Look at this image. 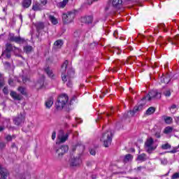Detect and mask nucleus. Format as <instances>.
Instances as JSON below:
<instances>
[{
    "label": "nucleus",
    "mask_w": 179,
    "mask_h": 179,
    "mask_svg": "<svg viewBox=\"0 0 179 179\" xmlns=\"http://www.w3.org/2000/svg\"><path fill=\"white\" fill-rule=\"evenodd\" d=\"M11 51H14L15 55L17 56H19V54L22 52V50H20L19 48H16L10 43H7L6 45V50L2 52V58H5L6 59L10 58Z\"/></svg>",
    "instance_id": "1"
},
{
    "label": "nucleus",
    "mask_w": 179,
    "mask_h": 179,
    "mask_svg": "<svg viewBox=\"0 0 179 179\" xmlns=\"http://www.w3.org/2000/svg\"><path fill=\"white\" fill-rule=\"evenodd\" d=\"M68 64H69L68 61L66 60L62 65L61 72H62V79L63 82H66L68 79L71 78H73V76H75V71L72 69L69 70L67 72V75L65 74V73L66 72V68H68Z\"/></svg>",
    "instance_id": "2"
},
{
    "label": "nucleus",
    "mask_w": 179,
    "mask_h": 179,
    "mask_svg": "<svg viewBox=\"0 0 179 179\" xmlns=\"http://www.w3.org/2000/svg\"><path fill=\"white\" fill-rule=\"evenodd\" d=\"M100 141L103 143L105 148H108L113 141V133L111 131L109 130L103 133L100 138Z\"/></svg>",
    "instance_id": "3"
},
{
    "label": "nucleus",
    "mask_w": 179,
    "mask_h": 179,
    "mask_svg": "<svg viewBox=\"0 0 179 179\" xmlns=\"http://www.w3.org/2000/svg\"><path fill=\"white\" fill-rule=\"evenodd\" d=\"M68 95L63 94L60 95L56 102V108L57 110H62L65 107L66 104L68 103Z\"/></svg>",
    "instance_id": "4"
},
{
    "label": "nucleus",
    "mask_w": 179,
    "mask_h": 179,
    "mask_svg": "<svg viewBox=\"0 0 179 179\" xmlns=\"http://www.w3.org/2000/svg\"><path fill=\"white\" fill-rule=\"evenodd\" d=\"M145 148L148 153H152L153 150H156L157 148V144L155 143V141L152 138H148L145 143Z\"/></svg>",
    "instance_id": "5"
},
{
    "label": "nucleus",
    "mask_w": 179,
    "mask_h": 179,
    "mask_svg": "<svg viewBox=\"0 0 179 179\" xmlns=\"http://www.w3.org/2000/svg\"><path fill=\"white\" fill-rule=\"evenodd\" d=\"M74 19L75 13L73 12L69 11L62 15V20L65 24H69V23H72Z\"/></svg>",
    "instance_id": "6"
},
{
    "label": "nucleus",
    "mask_w": 179,
    "mask_h": 179,
    "mask_svg": "<svg viewBox=\"0 0 179 179\" xmlns=\"http://www.w3.org/2000/svg\"><path fill=\"white\" fill-rule=\"evenodd\" d=\"M161 97L162 93L157 92V90H152L147 96L143 98V101L147 100L148 101H150L152 99H160Z\"/></svg>",
    "instance_id": "7"
},
{
    "label": "nucleus",
    "mask_w": 179,
    "mask_h": 179,
    "mask_svg": "<svg viewBox=\"0 0 179 179\" xmlns=\"http://www.w3.org/2000/svg\"><path fill=\"white\" fill-rule=\"evenodd\" d=\"M145 108V105H138L134 108L132 111H129L127 114V117H134L138 111H142V109Z\"/></svg>",
    "instance_id": "8"
},
{
    "label": "nucleus",
    "mask_w": 179,
    "mask_h": 179,
    "mask_svg": "<svg viewBox=\"0 0 179 179\" xmlns=\"http://www.w3.org/2000/svg\"><path fill=\"white\" fill-rule=\"evenodd\" d=\"M25 118L26 116L24 115V113H20L17 117L14 118L13 122L15 125H20V124H23V122H24Z\"/></svg>",
    "instance_id": "9"
},
{
    "label": "nucleus",
    "mask_w": 179,
    "mask_h": 179,
    "mask_svg": "<svg viewBox=\"0 0 179 179\" xmlns=\"http://www.w3.org/2000/svg\"><path fill=\"white\" fill-rule=\"evenodd\" d=\"M9 40L10 41H14L15 43H17L18 44H22L24 43V38H20V36H15V34H9Z\"/></svg>",
    "instance_id": "10"
},
{
    "label": "nucleus",
    "mask_w": 179,
    "mask_h": 179,
    "mask_svg": "<svg viewBox=\"0 0 179 179\" xmlns=\"http://www.w3.org/2000/svg\"><path fill=\"white\" fill-rule=\"evenodd\" d=\"M68 134H64V131H61L57 136V139L61 143H64V142H66V139H68Z\"/></svg>",
    "instance_id": "11"
},
{
    "label": "nucleus",
    "mask_w": 179,
    "mask_h": 179,
    "mask_svg": "<svg viewBox=\"0 0 179 179\" xmlns=\"http://www.w3.org/2000/svg\"><path fill=\"white\" fill-rule=\"evenodd\" d=\"M81 22L85 23V24H92L93 23V16H85L81 17Z\"/></svg>",
    "instance_id": "12"
},
{
    "label": "nucleus",
    "mask_w": 179,
    "mask_h": 179,
    "mask_svg": "<svg viewBox=\"0 0 179 179\" xmlns=\"http://www.w3.org/2000/svg\"><path fill=\"white\" fill-rule=\"evenodd\" d=\"M6 177H8V170L0 166V179H6Z\"/></svg>",
    "instance_id": "13"
},
{
    "label": "nucleus",
    "mask_w": 179,
    "mask_h": 179,
    "mask_svg": "<svg viewBox=\"0 0 179 179\" xmlns=\"http://www.w3.org/2000/svg\"><path fill=\"white\" fill-rule=\"evenodd\" d=\"M69 150L68 145H63L58 150H57V153H58L59 157L62 156Z\"/></svg>",
    "instance_id": "14"
},
{
    "label": "nucleus",
    "mask_w": 179,
    "mask_h": 179,
    "mask_svg": "<svg viewBox=\"0 0 179 179\" xmlns=\"http://www.w3.org/2000/svg\"><path fill=\"white\" fill-rule=\"evenodd\" d=\"M10 96L14 99V100H17L20 101L22 99V95L17 94L16 92L11 91L10 93Z\"/></svg>",
    "instance_id": "15"
},
{
    "label": "nucleus",
    "mask_w": 179,
    "mask_h": 179,
    "mask_svg": "<svg viewBox=\"0 0 179 179\" xmlns=\"http://www.w3.org/2000/svg\"><path fill=\"white\" fill-rule=\"evenodd\" d=\"M178 40H179V35H177L173 38H167L168 42L171 43L172 45H177V41H178Z\"/></svg>",
    "instance_id": "16"
},
{
    "label": "nucleus",
    "mask_w": 179,
    "mask_h": 179,
    "mask_svg": "<svg viewBox=\"0 0 179 179\" xmlns=\"http://www.w3.org/2000/svg\"><path fill=\"white\" fill-rule=\"evenodd\" d=\"M81 163L82 159L79 157L71 159V166H79Z\"/></svg>",
    "instance_id": "17"
},
{
    "label": "nucleus",
    "mask_w": 179,
    "mask_h": 179,
    "mask_svg": "<svg viewBox=\"0 0 179 179\" xmlns=\"http://www.w3.org/2000/svg\"><path fill=\"white\" fill-rule=\"evenodd\" d=\"M110 3H112L113 8H117L122 3V0H110Z\"/></svg>",
    "instance_id": "18"
},
{
    "label": "nucleus",
    "mask_w": 179,
    "mask_h": 179,
    "mask_svg": "<svg viewBox=\"0 0 179 179\" xmlns=\"http://www.w3.org/2000/svg\"><path fill=\"white\" fill-rule=\"evenodd\" d=\"M52 104H54V99L52 98H49L45 102V106L46 108H50V107H52Z\"/></svg>",
    "instance_id": "19"
},
{
    "label": "nucleus",
    "mask_w": 179,
    "mask_h": 179,
    "mask_svg": "<svg viewBox=\"0 0 179 179\" xmlns=\"http://www.w3.org/2000/svg\"><path fill=\"white\" fill-rule=\"evenodd\" d=\"M45 71L46 72L48 76H49V78H51L52 79H54V77L55 76L54 75V73L52 72V70L50 69V67H47L45 69Z\"/></svg>",
    "instance_id": "20"
},
{
    "label": "nucleus",
    "mask_w": 179,
    "mask_h": 179,
    "mask_svg": "<svg viewBox=\"0 0 179 179\" xmlns=\"http://www.w3.org/2000/svg\"><path fill=\"white\" fill-rule=\"evenodd\" d=\"M170 77L169 76H165L161 78V83H165L166 85H167L168 83H170Z\"/></svg>",
    "instance_id": "21"
},
{
    "label": "nucleus",
    "mask_w": 179,
    "mask_h": 179,
    "mask_svg": "<svg viewBox=\"0 0 179 179\" xmlns=\"http://www.w3.org/2000/svg\"><path fill=\"white\" fill-rule=\"evenodd\" d=\"M49 20L51 22L52 24H58V19H57L54 15H50Z\"/></svg>",
    "instance_id": "22"
},
{
    "label": "nucleus",
    "mask_w": 179,
    "mask_h": 179,
    "mask_svg": "<svg viewBox=\"0 0 179 179\" xmlns=\"http://www.w3.org/2000/svg\"><path fill=\"white\" fill-rule=\"evenodd\" d=\"M137 160L138 162H145V160H148V156L145 155V154L143 153V154L138 156Z\"/></svg>",
    "instance_id": "23"
},
{
    "label": "nucleus",
    "mask_w": 179,
    "mask_h": 179,
    "mask_svg": "<svg viewBox=\"0 0 179 179\" xmlns=\"http://www.w3.org/2000/svg\"><path fill=\"white\" fill-rule=\"evenodd\" d=\"M63 44H64V42L62 41V40H57L55 42L54 45L55 48H61Z\"/></svg>",
    "instance_id": "24"
},
{
    "label": "nucleus",
    "mask_w": 179,
    "mask_h": 179,
    "mask_svg": "<svg viewBox=\"0 0 179 179\" xmlns=\"http://www.w3.org/2000/svg\"><path fill=\"white\" fill-rule=\"evenodd\" d=\"M31 5V0H24L22 2L23 8H29Z\"/></svg>",
    "instance_id": "25"
},
{
    "label": "nucleus",
    "mask_w": 179,
    "mask_h": 179,
    "mask_svg": "<svg viewBox=\"0 0 179 179\" xmlns=\"http://www.w3.org/2000/svg\"><path fill=\"white\" fill-rule=\"evenodd\" d=\"M134 159V157H132L130 154H128L125 155L124 158V162L128 163V162H131V160Z\"/></svg>",
    "instance_id": "26"
},
{
    "label": "nucleus",
    "mask_w": 179,
    "mask_h": 179,
    "mask_svg": "<svg viewBox=\"0 0 179 179\" xmlns=\"http://www.w3.org/2000/svg\"><path fill=\"white\" fill-rule=\"evenodd\" d=\"M155 111H156V108L155 107H150L146 110L147 115H152V114H154Z\"/></svg>",
    "instance_id": "27"
},
{
    "label": "nucleus",
    "mask_w": 179,
    "mask_h": 179,
    "mask_svg": "<svg viewBox=\"0 0 179 179\" xmlns=\"http://www.w3.org/2000/svg\"><path fill=\"white\" fill-rule=\"evenodd\" d=\"M66 3H68V0H63V1H61L57 3L58 8H65L66 6Z\"/></svg>",
    "instance_id": "28"
},
{
    "label": "nucleus",
    "mask_w": 179,
    "mask_h": 179,
    "mask_svg": "<svg viewBox=\"0 0 179 179\" xmlns=\"http://www.w3.org/2000/svg\"><path fill=\"white\" fill-rule=\"evenodd\" d=\"M33 51V48L30 45H27L24 47V52L27 54H30Z\"/></svg>",
    "instance_id": "29"
},
{
    "label": "nucleus",
    "mask_w": 179,
    "mask_h": 179,
    "mask_svg": "<svg viewBox=\"0 0 179 179\" xmlns=\"http://www.w3.org/2000/svg\"><path fill=\"white\" fill-rule=\"evenodd\" d=\"M43 6L40 3H36L34 6H33V10H41L43 9Z\"/></svg>",
    "instance_id": "30"
},
{
    "label": "nucleus",
    "mask_w": 179,
    "mask_h": 179,
    "mask_svg": "<svg viewBox=\"0 0 179 179\" xmlns=\"http://www.w3.org/2000/svg\"><path fill=\"white\" fill-rule=\"evenodd\" d=\"M164 96H165V97H170V96H171V90H165L163 92Z\"/></svg>",
    "instance_id": "31"
},
{
    "label": "nucleus",
    "mask_w": 179,
    "mask_h": 179,
    "mask_svg": "<svg viewBox=\"0 0 179 179\" xmlns=\"http://www.w3.org/2000/svg\"><path fill=\"white\" fill-rule=\"evenodd\" d=\"M36 29L38 31L44 29V24L43 22H38L36 24Z\"/></svg>",
    "instance_id": "32"
},
{
    "label": "nucleus",
    "mask_w": 179,
    "mask_h": 179,
    "mask_svg": "<svg viewBox=\"0 0 179 179\" xmlns=\"http://www.w3.org/2000/svg\"><path fill=\"white\" fill-rule=\"evenodd\" d=\"M173 132V128L171 127H167L164 130V134H171Z\"/></svg>",
    "instance_id": "33"
},
{
    "label": "nucleus",
    "mask_w": 179,
    "mask_h": 179,
    "mask_svg": "<svg viewBox=\"0 0 179 179\" xmlns=\"http://www.w3.org/2000/svg\"><path fill=\"white\" fill-rule=\"evenodd\" d=\"M40 86L41 89H43V86L44 85V76H42L41 79L40 80V81H38L37 86Z\"/></svg>",
    "instance_id": "34"
},
{
    "label": "nucleus",
    "mask_w": 179,
    "mask_h": 179,
    "mask_svg": "<svg viewBox=\"0 0 179 179\" xmlns=\"http://www.w3.org/2000/svg\"><path fill=\"white\" fill-rule=\"evenodd\" d=\"M5 85V81L2 74L0 73V87H3Z\"/></svg>",
    "instance_id": "35"
},
{
    "label": "nucleus",
    "mask_w": 179,
    "mask_h": 179,
    "mask_svg": "<svg viewBox=\"0 0 179 179\" xmlns=\"http://www.w3.org/2000/svg\"><path fill=\"white\" fill-rule=\"evenodd\" d=\"M164 121L166 124H171V122H173V118L170 117H166L164 118Z\"/></svg>",
    "instance_id": "36"
},
{
    "label": "nucleus",
    "mask_w": 179,
    "mask_h": 179,
    "mask_svg": "<svg viewBox=\"0 0 179 179\" xmlns=\"http://www.w3.org/2000/svg\"><path fill=\"white\" fill-rule=\"evenodd\" d=\"M18 92H20L21 94H23L24 96H26V90L24 88L20 87L17 89Z\"/></svg>",
    "instance_id": "37"
},
{
    "label": "nucleus",
    "mask_w": 179,
    "mask_h": 179,
    "mask_svg": "<svg viewBox=\"0 0 179 179\" xmlns=\"http://www.w3.org/2000/svg\"><path fill=\"white\" fill-rule=\"evenodd\" d=\"M170 148H171V145H170L169 143H166L162 145V148L164 150L170 149Z\"/></svg>",
    "instance_id": "38"
},
{
    "label": "nucleus",
    "mask_w": 179,
    "mask_h": 179,
    "mask_svg": "<svg viewBox=\"0 0 179 179\" xmlns=\"http://www.w3.org/2000/svg\"><path fill=\"white\" fill-rule=\"evenodd\" d=\"M170 110L172 113H174V111H176V110H177V105L173 104L172 106H171Z\"/></svg>",
    "instance_id": "39"
},
{
    "label": "nucleus",
    "mask_w": 179,
    "mask_h": 179,
    "mask_svg": "<svg viewBox=\"0 0 179 179\" xmlns=\"http://www.w3.org/2000/svg\"><path fill=\"white\" fill-rule=\"evenodd\" d=\"M179 178V173H175L172 176L171 179H178Z\"/></svg>",
    "instance_id": "40"
},
{
    "label": "nucleus",
    "mask_w": 179,
    "mask_h": 179,
    "mask_svg": "<svg viewBox=\"0 0 179 179\" xmlns=\"http://www.w3.org/2000/svg\"><path fill=\"white\" fill-rule=\"evenodd\" d=\"M20 179H30V175L25 174V175L22 176L21 177H20Z\"/></svg>",
    "instance_id": "41"
},
{
    "label": "nucleus",
    "mask_w": 179,
    "mask_h": 179,
    "mask_svg": "<svg viewBox=\"0 0 179 179\" xmlns=\"http://www.w3.org/2000/svg\"><path fill=\"white\" fill-rule=\"evenodd\" d=\"M178 152V148L176 147L173 148L172 150L169 151V153H177Z\"/></svg>",
    "instance_id": "42"
},
{
    "label": "nucleus",
    "mask_w": 179,
    "mask_h": 179,
    "mask_svg": "<svg viewBox=\"0 0 179 179\" xmlns=\"http://www.w3.org/2000/svg\"><path fill=\"white\" fill-rule=\"evenodd\" d=\"M80 31H76L74 32V37H80Z\"/></svg>",
    "instance_id": "43"
},
{
    "label": "nucleus",
    "mask_w": 179,
    "mask_h": 179,
    "mask_svg": "<svg viewBox=\"0 0 179 179\" xmlns=\"http://www.w3.org/2000/svg\"><path fill=\"white\" fill-rule=\"evenodd\" d=\"M162 164H163L164 166H166V164H167L168 162H167V159H163L161 161Z\"/></svg>",
    "instance_id": "44"
},
{
    "label": "nucleus",
    "mask_w": 179,
    "mask_h": 179,
    "mask_svg": "<svg viewBox=\"0 0 179 179\" xmlns=\"http://www.w3.org/2000/svg\"><path fill=\"white\" fill-rule=\"evenodd\" d=\"M3 93H4V94H8L9 93V91L8 90V87H5L3 89Z\"/></svg>",
    "instance_id": "45"
},
{
    "label": "nucleus",
    "mask_w": 179,
    "mask_h": 179,
    "mask_svg": "<svg viewBox=\"0 0 179 179\" xmlns=\"http://www.w3.org/2000/svg\"><path fill=\"white\" fill-rule=\"evenodd\" d=\"M90 153L92 156H94V155H96V150L94 149H92V150H90Z\"/></svg>",
    "instance_id": "46"
},
{
    "label": "nucleus",
    "mask_w": 179,
    "mask_h": 179,
    "mask_svg": "<svg viewBox=\"0 0 179 179\" xmlns=\"http://www.w3.org/2000/svg\"><path fill=\"white\" fill-rule=\"evenodd\" d=\"M46 4H47V0H41V5L44 6Z\"/></svg>",
    "instance_id": "47"
},
{
    "label": "nucleus",
    "mask_w": 179,
    "mask_h": 179,
    "mask_svg": "<svg viewBox=\"0 0 179 179\" xmlns=\"http://www.w3.org/2000/svg\"><path fill=\"white\" fill-rule=\"evenodd\" d=\"M113 36L114 37H115V38H118V31L115 30L113 33Z\"/></svg>",
    "instance_id": "48"
},
{
    "label": "nucleus",
    "mask_w": 179,
    "mask_h": 179,
    "mask_svg": "<svg viewBox=\"0 0 179 179\" xmlns=\"http://www.w3.org/2000/svg\"><path fill=\"white\" fill-rule=\"evenodd\" d=\"M56 137H57V133L55 131H53L52 134V139L54 141Z\"/></svg>",
    "instance_id": "49"
},
{
    "label": "nucleus",
    "mask_w": 179,
    "mask_h": 179,
    "mask_svg": "<svg viewBox=\"0 0 179 179\" xmlns=\"http://www.w3.org/2000/svg\"><path fill=\"white\" fill-rule=\"evenodd\" d=\"M160 29H164V31H167L164 27H166V25L164 24H161L159 26Z\"/></svg>",
    "instance_id": "50"
},
{
    "label": "nucleus",
    "mask_w": 179,
    "mask_h": 179,
    "mask_svg": "<svg viewBox=\"0 0 179 179\" xmlns=\"http://www.w3.org/2000/svg\"><path fill=\"white\" fill-rule=\"evenodd\" d=\"M76 122H78V124H80V123H82V119H80V118H76Z\"/></svg>",
    "instance_id": "51"
},
{
    "label": "nucleus",
    "mask_w": 179,
    "mask_h": 179,
    "mask_svg": "<svg viewBox=\"0 0 179 179\" xmlns=\"http://www.w3.org/2000/svg\"><path fill=\"white\" fill-rule=\"evenodd\" d=\"M6 141H12V136H7L6 137Z\"/></svg>",
    "instance_id": "52"
},
{
    "label": "nucleus",
    "mask_w": 179,
    "mask_h": 179,
    "mask_svg": "<svg viewBox=\"0 0 179 179\" xmlns=\"http://www.w3.org/2000/svg\"><path fill=\"white\" fill-rule=\"evenodd\" d=\"M8 84L10 85V86H13V81L12 80H9Z\"/></svg>",
    "instance_id": "53"
},
{
    "label": "nucleus",
    "mask_w": 179,
    "mask_h": 179,
    "mask_svg": "<svg viewBox=\"0 0 179 179\" xmlns=\"http://www.w3.org/2000/svg\"><path fill=\"white\" fill-rule=\"evenodd\" d=\"M5 146H6L5 143H0V148H5Z\"/></svg>",
    "instance_id": "54"
},
{
    "label": "nucleus",
    "mask_w": 179,
    "mask_h": 179,
    "mask_svg": "<svg viewBox=\"0 0 179 179\" xmlns=\"http://www.w3.org/2000/svg\"><path fill=\"white\" fill-rule=\"evenodd\" d=\"M101 119H103V116L102 115H99L98 117V119L96 120V122L99 121V120H101Z\"/></svg>",
    "instance_id": "55"
},
{
    "label": "nucleus",
    "mask_w": 179,
    "mask_h": 179,
    "mask_svg": "<svg viewBox=\"0 0 179 179\" xmlns=\"http://www.w3.org/2000/svg\"><path fill=\"white\" fill-rule=\"evenodd\" d=\"M67 86H68L69 87H71L72 83H71L70 82H69V83H67Z\"/></svg>",
    "instance_id": "56"
},
{
    "label": "nucleus",
    "mask_w": 179,
    "mask_h": 179,
    "mask_svg": "<svg viewBox=\"0 0 179 179\" xmlns=\"http://www.w3.org/2000/svg\"><path fill=\"white\" fill-rule=\"evenodd\" d=\"M3 129H5V128H4L3 127H0V132H1V131H3Z\"/></svg>",
    "instance_id": "57"
},
{
    "label": "nucleus",
    "mask_w": 179,
    "mask_h": 179,
    "mask_svg": "<svg viewBox=\"0 0 179 179\" xmlns=\"http://www.w3.org/2000/svg\"><path fill=\"white\" fill-rule=\"evenodd\" d=\"M118 51H120V48H117V49L116 50V54H120V52H118Z\"/></svg>",
    "instance_id": "58"
},
{
    "label": "nucleus",
    "mask_w": 179,
    "mask_h": 179,
    "mask_svg": "<svg viewBox=\"0 0 179 179\" xmlns=\"http://www.w3.org/2000/svg\"><path fill=\"white\" fill-rule=\"evenodd\" d=\"M6 122H7V127L9 126V120H6Z\"/></svg>",
    "instance_id": "59"
},
{
    "label": "nucleus",
    "mask_w": 179,
    "mask_h": 179,
    "mask_svg": "<svg viewBox=\"0 0 179 179\" xmlns=\"http://www.w3.org/2000/svg\"><path fill=\"white\" fill-rule=\"evenodd\" d=\"M4 65H7V66H9V64L8 62H5Z\"/></svg>",
    "instance_id": "60"
},
{
    "label": "nucleus",
    "mask_w": 179,
    "mask_h": 179,
    "mask_svg": "<svg viewBox=\"0 0 179 179\" xmlns=\"http://www.w3.org/2000/svg\"><path fill=\"white\" fill-rule=\"evenodd\" d=\"M157 138H160V134H156Z\"/></svg>",
    "instance_id": "61"
},
{
    "label": "nucleus",
    "mask_w": 179,
    "mask_h": 179,
    "mask_svg": "<svg viewBox=\"0 0 179 179\" xmlns=\"http://www.w3.org/2000/svg\"><path fill=\"white\" fill-rule=\"evenodd\" d=\"M23 82L25 83V82H27L26 79L25 78H23L22 79Z\"/></svg>",
    "instance_id": "62"
},
{
    "label": "nucleus",
    "mask_w": 179,
    "mask_h": 179,
    "mask_svg": "<svg viewBox=\"0 0 179 179\" xmlns=\"http://www.w3.org/2000/svg\"><path fill=\"white\" fill-rule=\"evenodd\" d=\"M108 9H110V7H106V10H108Z\"/></svg>",
    "instance_id": "63"
},
{
    "label": "nucleus",
    "mask_w": 179,
    "mask_h": 179,
    "mask_svg": "<svg viewBox=\"0 0 179 179\" xmlns=\"http://www.w3.org/2000/svg\"><path fill=\"white\" fill-rule=\"evenodd\" d=\"M141 169H142V167L140 166L138 168V170H141Z\"/></svg>",
    "instance_id": "64"
}]
</instances>
